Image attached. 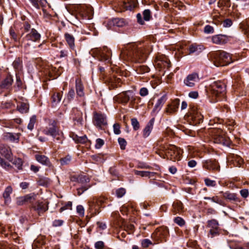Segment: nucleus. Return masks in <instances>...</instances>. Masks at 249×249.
Masks as SVG:
<instances>
[{
    "mask_svg": "<svg viewBox=\"0 0 249 249\" xmlns=\"http://www.w3.org/2000/svg\"><path fill=\"white\" fill-rule=\"evenodd\" d=\"M12 192L13 189L10 186L7 187L5 189L3 194V196L5 199V204H7L11 201L10 195Z\"/></svg>",
    "mask_w": 249,
    "mask_h": 249,
    "instance_id": "obj_27",
    "label": "nucleus"
},
{
    "mask_svg": "<svg viewBox=\"0 0 249 249\" xmlns=\"http://www.w3.org/2000/svg\"><path fill=\"white\" fill-rule=\"evenodd\" d=\"M194 118L195 121H196V124H199L202 122L203 116L200 113L197 112L196 116Z\"/></svg>",
    "mask_w": 249,
    "mask_h": 249,
    "instance_id": "obj_43",
    "label": "nucleus"
},
{
    "mask_svg": "<svg viewBox=\"0 0 249 249\" xmlns=\"http://www.w3.org/2000/svg\"><path fill=\"white\" fill-rule=\"evenodd\" d=\"M204 199L205 200H211L212 201L219 204L220 205H223V201L220 199L217 196H214L212 197H205Z\"/></svg>",
    "mask_w": 249,
    "mask_h": 249,
    "instance_id": "obj_37",
    "label": "nucleus"
},
{
    "mask_svg": "<svg viewBox=\"0 0 249 249\" xmlns=\"http://www.w3.org/2000/svg\"><path fill=\"white\" fill-rule=\"evenodd\" d=\"M36 195L30 194L23 196L18 197L17 198V204L18 205H22L26 202L33 203L36 199Z\"/></svg>",
    "mask_w": 249,
    "mask_h": 249,
    "instance_id": "obj_11",
    "label": "nucleus"
},
{
    "mask_svg": "<svg viewBox=\"0 0 249 249\" xmlns=\"http://www.w3.org/2000/svg\"><path fill=\"white\" fill-rule=\"evenodd\" d=\"M152 244L151 241L148 239H143L142 241V245L144 248L148 247L149 246Z\"/></svg>",
    "mask_w": 249,
    "mask_h": 249,
    "instance_id": "obj_54",
    "label": "nucleus"
},
{
    "mask_svg": "<svg viewBox=\"0 0 249 249\" xmlns=\"http://www.w3.org/2000/svg\"><path fill=\"white\" fill-rule=\"evenodd\" d=\"M199 76L197 73H193L189 74L184 81L186 86L190 87H193L195 85V83L198 81Z\"/></svg>",
    "mask_w": 249,
    "mask_h": 249,
    "instance_id": "obj_12",
    "label": "nucleus"
},
{
    "mask_svg": "<svg viewBox=\"0 0 249 249\" xmlns=\"http://www.w3.org/2000/svg\"><path fill=\"white\" fill-rule=\"evenodd\" d=\"M179 105V100L176 99L168 104L165 108L164 113L167 115L174 114L177 111Z\"/></svg>",
    "mask_w": 249,
    "mask_h": 249,
    "instance_id": "obj_9",
    "label": "nucleus"
},
{
    "mask_svg": "<svg viewBox=\"0 0 249 249\" xmlns=\"http://www.w3.org/2000/svg\"><path fill=\"white\" fill-rule=\"evenodd\" d=\"M51 182L50 179L47 178H40L38 181V184L41 186H47Z\"/></svg>",
    "mask_w": 249,
    "mask_h": 249,
    "instance_id": "obj_38",
    "label": "nucleus"
},
{
    "mask_svg": "<svg viewBox=\"0 0 249 249\" xmlns=\"http://www.w3.org/2000/svg\"><path fill=\"white\" fill-rule=\"evenodd\" d=\"M212 42L216 44H225L226 42L225 36L220 35H215L212 37Z\"/></svg>",
    "mask_w": 249,
    "mask_h": 249,
    "instance_id": "obj_28",
    "label": "nucleus"
},
{
    "mask_svg": "<svg viewBox=\"0 0 249 249\" xmlns=\"http://www.w3.org/2000/svg\"><path fill=\"white\" fill-rule=\"evenodd\" d=\"M208 226L210 229L209 234L213 238L219 234V224L217 220L212 219L208 221Z\"/></svg>",
    "mask_w": 249,
    "mask_h": 249,
    "instance_id": "obj_8",
    "label": "nucleus"
},
{
    "mask_svg": "<svg viewBox=\"0 0 249 249\" xmlns=\"http://www.w3.org/2000/svg\"><path fill=\"white\" fill-rule=\"evenodd\" d=\"M211 56L216 67L226 66L232 62L230 54L225 52L214 53Z\"/></svg>",
    "mask_w": 249,
    "mask_h": 249,
    "instance_id": "obj_2",
    "label": "nucleus"
},
{
    "mask_svg": "<svg viewBox=\"0 0 249 249\" xmlns=\"http://www.w3.org/2000/svg\"><path fill=\"white\" fill-rule=\"evenodd\" d=\"M130 99L129 96L127 94L125 91L121 94H119L114 97V100L124 104H126L128 103Z\"/></svg>",
    "mask_w": 249,
    "mask_h": 249,
    "instance_id": "obj_19",
    "label": "nucleus"
},
{
    "mask_svg": "<svg viewBox=\"0 0 249 249\" xmlns=\"http://www.w3.org/2000/svg\"><path fill=\"white\" fill-rule=\"evenodd\" d=\"M173 207V211L175 213H181L183 212V206L181 202H174Z\"/></svg>",
    "mask_w": 249,
    "mask_h": 249,
    "instance_id": "obj_31",
    "label": "nucleus"
},
{
    "mask_svg": "<svg viewBox=\"0 0 249 249\" xmlns=\"http://www.w3.org/2000/svg\"><path fill=\"white\" fill-rule=\"evenodd\" d=\"M104 247V243L102 241H98L95 244L96 249H103Z\"/></svg>",
    "mask_w": 249,
    "mask_h": 249,
    "instance_id": "obj_62",
    "label": "nucleus"
},
{
    "mask_svg": "<svg viewBox=\"0 0 249 249\" xmlns=\"http://www.w3.org/2000/svg\"><path fill=\"white\" fill-rule=\"evenodd\" d=\"M211 133L214 143L222 144L228 146L230 144V141L225 132L219 128L213 129Z\"/></svg>",
    "mask_w": 249,
    "mask_h": 249,
    "instance_id": "obj_4",
    "label": "nucleus"
},
{
    "mask_svg": "<svg viewBox=\"0 0 249 249\" xmlns=\"http://www.w3.org/2000/svg\"><path fill=\"white\" fill-rule=\"evenodd\" d=\"M241 196L244 198H247L249 196V191L248 189H242L240 190Z\"/></svg>",
    "mask_w": 249,
    "mask_h": 249,
    "instance_id": "obj_63",
    "label": "nucleus"
},
{
    "mask_svg": "<svg viewBox=\"0 0 249 249\" xmlns=\"http://www.w3.org/2000/svg\"><path fill=\"white\" fill-rule=\"evenodd\" d=\"M12 163L18 169H21L22 166V161L21 159L19 158H16L14 160Z\"/></svg>",
    "mask_w": 249,
    "mask_h": 249,
    "instance_id": "obj_39",
    "label": "nucleus"
},
{
    "mask_svg": "<svg viewBox=\"0 0 249 249\" xmlns=\"http://www.w3.org/2000/svg\"><path fill=\"white\" fill-rule=\"evenodd\" d=\"M93 120L94 124L100 129H102V126L107 125L106 117L101 113L94 112Z\"/></svg>",
    "mask_w": 249,
    "mask_h": 249,
    "instance_id": "obj_10",
    "label": "nucleus"
},
{
    "mask_svg": "<svg viewBox=\"0 0 249 249\" xmlns=\"http://www.w3.org/2000/svg\"><path fill=\"white\" fill-rule=\"evenodd\" d=\"M111 53V51L107 47H104L100 52V55L102 60L109 62Z\"/></svg>",
    "mask_w": 249,
    "mask_h": 249,
    "instance_id": "obj_20",
    "label": "nucleus"
},
{
    "mask_svg": "<svg viewBox=\"0 0 249 249\" xmlns=\"http://www.w3.org/2000/svg\"><path fill=\"white\" fill-rule=\"evenodd\" d=\"M166 100H167L166 95H163V96H162L160 98H159L157 100V101L154 107L153 111H157V112L160 111V109L163 106V105H164V104L165 103Z\"/></svg>",
    "mask_w": 249,
    "mask_h": 249,
    "instance_id": "obj_23",
    "label": "nucleus"
},
{
    "mask_svg": "<svg viewBox=\"0 0 249 249\" xmlns=\"http://www.w3.org/2000/svg\"><path fill=\"white\" fill-rule=\"evenodd\" d=\"M204 32L207 34L213 33L214 32V29L212 26L208 25L205 27Z\"/></svg>",
    "mask_w": 249,
    "mask_h": 249,
    "instance_id": "obj_58",
    "label": "nucleus"
},
{
    "mask_svg": "<svg viewBox=\"0 0 249 249\" xmlns=\"http://www.w3.org/2000/svg\"><path fill=\"white\" fill-rule=\"evenodd\" d=\"M62 97V94L59 92L54 93L52 96V103L53 105L57 104L59 103Z\"/></svg>",
    "mask_w": 249,
    "mask_h": 249,
    "instance_id": "obj_33",
    "label": "nucleus"
},
{
    "mask_svg": "<svg viewBox=\"0 0 249 249\" xmlns=\"http://www.w3.org/2000/svg\"><path fill=\"white\" fill-rule=\"evenodd\" d=\"M63 224V221L62 220H55L53 221V225L54 227L61 226Z\"/></svg>",
    "mask_w": 249,
    "mask_h": 249,
    "instance_id": "obj_64",
    "label": "nucleus"
},
{
    "mask_svg": "<svg viewBox=\"0 0 249 249\" xmlns=\"http://www.w3.org/2000/svg\"><path fill=\"white\" fill-rule=\"evenodd\" d=\"M64 36L70 48L72 50H74L75 48V39L74 36L69 33L65 34Z\"/></svg>",
    "mask_w": 249,
    "mask_h": 249,
    "instance_id": "obj_26",
    "label": "nucleus"
},
{
    "mask_svg": "<svg viewBox=\"0 0 249 249\" xmlns=\"http://www.w3.org/2000/svg\"><path fill=\"white\" fill-rule=\"evenodd\" d=\"M163 150L168 158L172 160H179L181 159L182 150L174 145L168 144L164 146Z\"/></svg>",
    "mask_w": 249,
    "mask_h": 249,
    "instance_id": "obj_5",
    "label": "nucleus"
},
{
    "mask_svg": "<svg viewBox=\"0 0 249 249\" xmlns=\"http://www.w3.org/2000/svg\"><path fill=\"white\" fill-rule=\"evenodd\" d=\"M148 94V90L146 88H142L140 90V94L142 96H145Z\"/></svg>",
    "mask_w": 249,
    "mask_h": 249,
    "instance_id": "obj_59",
    "label": "nucleus"
},
{
    "mask_svg": "<svg viewBox=\"0 0 249 249\" xmlns=\"http://www.w3.org/2000/svg\"><path fill=\"white\" fill-rule=\"evenodd\" d=\"M189 97L193 99H196L198 97V93L196 91H192L189 92Z\"/></svg>",
    "mask_w": 249,
    "mask_h": 249,
    "instance_id": "obj_61",
    "label": "nucleus"
},
{
    "mask_svg": "<svg viewBox=\"0 0 249 249\" xmlns=\"http://www.w3.org/2000/svg\"><path fill=\"white\" fill-rule=\"evenodd\" d=\"M0 165L4 169L9 170L12 168L11 165L8 162L5 161L3 160L0 163Z\"/></svg>",
    "mask_w": 249,
    "mask_h": 249,
    "instance_id": "obj_56",
    "label": "nucleus"
},
{
    "mask_svg": "<svg viewBox=\"0 0 249 249\" xmlns=\"http://www.w3.org/2000/svg\"><path fill=\"white\" fill-rule=\"evenodd\" d=\"M143 18L146 21L150 20L151 18V12L149 10H145L143 12Z\"/></svg>",
    "mask_w": 249,
    "mask_h": 249,
    "instance_id": "obj_46",
    "label": "nucleus"
},
{
    "mask_svg": "<svg viewBox=\"0 0 249 249\" xmlns=\"http://www.w3.org/2000/svg\"><path fill=\"white\" fill-rule=\"evenodd\" d=\"M211 92L213 96L217 97L219 94L223 93L226 89V86L221 81H218L213 82L210 86Z\"/></svg>",
    "mask_w": 249,
    "mask_h": 249,
    "instance_id": "obj_7",
    "label": "nucleus"
},
{
    "mask_svg": "<svg viewBox=\"0 0 249 249\" xmlns=\"http://www.w3.org/2000/svg\"><path fill=\"white\" fill-rule=\"evenodd\" d=\"M17 108L21 113H26L29 109V105L24 102H20L18 105Z\"/></svg>",
    "mask_w": 249,
    "mask_h": 249,
    "instance_id": "obj_32",
    "label": "nucleus"
},
{
    "mask_svg": "<svg viewBox=\"0 0 249 249\" xmlns=\"http://www.w3.org/2000/svg\"><path fill=\"white\" fill-rule=\"evenodd\" d=\"M41 36L40 34L35 29H31L24 37L23 38V43H24L25 47L30 45V42H36L40 40Z\"/></svg>",
    "mask_w": 249,
    "mask_h": 249,
    "instance_id": "obj_6",
    "label": "nucleus"
},
{
    "mask_svg": "<svg viewBox=\"0 0 249 249\" xmlns=\"http://www.w3.org/2000/svg\"><path fill=\"white\" fill-rule=\"evenodd\" d=\"M137 3L134 0L122 1L119 4L120 10L119 12H123L125 10H131L137 6Z\"/></svg>",
    "mask_w": 249,
    "mask_h": 249,
    "instance_id": "obj_14",
    "label": "nucleus"
},
{
    "mask_svg": "<svg viewBox=\"0 0 249 249\" xmlns=\"http://www.w3.org/2000/svg\"><path fill=\"white\" fill-rule=\"evenodd\" d=\"M9 33L11 36L13 38L15 41L17 42L19 41V38L18 37V36L14 29L10 28L9 30Z\"/></svg>",
    "mask_w": 249,
    "mask_h": 249,
    "instance_id": "obj_50",
    "label": "nucleus"
},
{
    "mask_svg": "<svg viewBox=\"0 0 249 249\" xmlns=\"http://www.w3.org/2000/svg\"><path fill=\"white\" fill-rule=\"evenodd\" d=\"M75 88L77 95L80 97L84 96V86L82 81L80 78H77L75 80Z\"/></svg>",
    "mask_w": 249,
    "mask_h": 249,
    "instance_id": "obj_22",
    "label": "nucleus"
},
{
    "mask_svg": "<svg viewBox=\"0 0 249 249\" xmlns=\"http://www.w3.org/2000/svg\"><path fill=\"white\" fill-rule=\"evenodd\" d=\"M76 211L80 216L83 217L84 216L85 210L82 205H78L76 208Z\"/></svg>",
    "mask_w": 249,
    "mask_h": 249,
    "instance_id": "obj_49",
    "label": "nucleus"
},
{
    "mask_svg": "<svg viewBox=\"0 0 249 249\" xmlns=\"http://www.w3.org/2000/svg\"><path fill=\"white\" fill-rule=\"evenodd\" d=\"M104 144V141L101 139H97L96 141L95 147L97 149L100 148Z\"/></svg>",
    "mask_w": 249,
    "mask_h": 249,
    "instance_id": "obj_55",
    "label": "nucleus"
},
{
    "mask_svg": "<svg viewBox=\"0 0 249 249\" xmlns=\"http://www.w3.org/2000/svg\"><path fill=\"white\" fill-rule=\"evenodd\" d=\"M145 55L142 49H137L135 44H129L122 51L120 57L124 60H131L141 63L144 60Z\"/></svg>",
    "mask_w": 249,
    "mask_h": 249,
    "instance_id": "obj_1",
    "label": "nucleus"
},
{
    "mask_svg": "<svg viewBox=\"0 0 249 249\" xmlns=\"http://www.w3.org/2000/svg\"><path fill=\"white\" fill-rule=\"evenodd\" d=\"M135 174L137 175L140 176L142 177H148L150 173L148 171H135Z\"/></svg>",
    "mask_w": 249,
    "mask_h": 249,
    "instance_id": "obj_48",
    "label": "nucleus"
},
{
    "mask_svg": "<svg viewBox=\"0 0 249 249\" xmlns=\"http://www.w3.org/2000/svg\"><path fill=\"white\" fill-rule=\"evenodd\" d=\"M43 133L46 135L51 136L57 140H61L63 133L59 130L54 120L49 121L48 124L43 129Z\"/></svg>",
    "mask_w": 249,
    "mask_h": 249,
    "instance_id": "obj_3",
    "label": "nucleus"
},
{
    "mask_svg": "<svg viewBox=\"0 0 249 249\" xmlns=\"http://www.w3.org/2000/svg\"><path fill=\"white\" fill-rule=\"evenodd\" d=\"M221 193L223 194V196L226 199L230 201H237L238 200L237 195L235 193H230L229 192H226L225 193L221 192Z\"/></svg>",
    "mask_w": 249,
    "mask_h": 249,
    "instance_id": "obj_30",
    "label": "nucleus"
},
{
    "mask_svg": "<svg viewBox=\"0 0 249 249\" xmlns=\"http://www.w3.org/2000/svg\"><path fill=\"white\" fill-rule=\"evenodd\" d=\"M118 141L120 145L121 149L122 150L125 149L126 145V142L125 139L122 138H119Z\"/></svg>",
    "mask_w": 249,
    "mask_h": 249,
    "instance_id": "obj_45",
    "label": "nucleus"
},
{
    "mask_svg": "<svg viewBox=\"0 0 249 249\" xmlns=\"http://www.w3.org/2000/svg\"><path fill=\"white\" fill-rule=\"evenodd\" d=\"M72 208V202L68 201L67 203L63 207H62L59 210L60 213L66 210H71Z\"/></svg>",
    "mask_w": 249,
    "mask_h": 249,
    "instance_id": "obj_42",
    "label": "nucleus"
},
{
    "mask_svg": "<svg viewBox=\"0 0 249 249\" xmlns=\"http://www.w3.org/2000/svg\"><path fill=\"white\" fill-rule=\"evenodd\" d=\"M154 119H151L149 122L147 124L145 128L143 130V136L144 138L148 137L153 129Z\"/></svg>",
    "mask_w": 249,
    "mask_h": 249,
    "instance_id": "obj_24",
    "label": "nucleus"
},
{
    "mask_svg": "<svg viewBox=\"0 0 249 249\" xmlns=\"http://www.w3.org/2000/svg\"><path fill=\"white\" fill-rule=\"evenodd\" d=\"M75 96V92L73 89H71L69 91L67 95V98L69 100H71L73 99Z\"/></svg>",
    "mask_w": 249,
    "mask_h": 249,
    "instance_id": "obj_57",
    "label": "nucleus"
},
{
    "mask_svg": "<svg viewBox=\"0 0 249 249\" xmlns=\"http://www.w3.org/2000/svg\"><path fill=\"white\" fill-rule=\"evenodd\" d=\"M31 28V25L28 22H25L23 27V29L24 30V32L22 33L21 35V36H22L24 33H27L30 31Z\"/></svg>",
    "mask_w": 249,
    "mask_h": 249,
    "instance_id": "obj_53",
    "label": "nucleus"
},
{
    "mask_svg": "<svg viewBox=\"0 0 249 249\" xmlns=\"http://www.w3.org/2000/svg\"><path fill=\"white\" fill-rule=\"evenodd\" d=\"M131 122L134 130H137L140 128V124L136 118L131 119Z\"/></svg>",
    "mask_w": 249,
    "mask_h": 249,
    "instance_id": "obj_40",
    "label": "nucleus"
},
{
    "mask_svg": "<svg viewBox=\"0 0 249 249\" xmlns=\"http://www.w3.org/2000/svg\"><path fill=\"white\" fill-rule=\"evenodd\" d=\"M174 222L180 226H182L185 224V221L180 217H176L174 219Z\"/></svg>",
    "mask_w": 249,
    "mask_h": 249,
    "instance_id": "obj_52",
    "label": "nucleus"
},
{
    "mask_svg": "<svg viewBox=\"0 0 249 249\" xmlns=\"http://www.w3.org/2000/svg\"><path fill=\"white\" fill-rule=\"evenodd\" d=\"M205 183L206 186L209 187H214L216 186V182L215 180H211L208 178L204 179Z\"/></svg>",
    "mask_w": 249,
    "mask_h": 249,
    "instance_id": "obj_41",
    "label": "nucleus"
},
{
    "mask_svg": "<svg viewBox=\"0 0 249 249\" xmlns=\"http://www.w3.org/2000/svg\"><path fill=\"white\" fill-rule=\"evenodd\" d=\"M20 135L21 134L19 133L14 134L12 133L7 132L3 134V138L6 140H8L11 142L16 141L17 142H18Z\"/></svg>",
    "mask_w": 249,
    "mask_h": 249,
    "instance_id": "obj_21",
    "label": "nucleus"
},
{
    "mask_svg": "<svg viewBox=\"0 0 249 249\" xmlns=\"http://www.w3.org/2000/svg\"><path fill=\"white\" fill-rule=\"evenodd\" d=\"M36 159L38 162L43 165H49L50 164L49 159L44 155L37 154L36 155Z\"/></svg>",
    "mask_w": 249,
    "mask_h": 249,
    "instance_id": "obj_29",
    "label": "nucleus"
},
{
    "mask_svg": "<svg viewBox=\"0 0 249 249\" xmlns=\"http://www.w3.org/2000/svg\"><path fill=\"white\" fill-rule=\"evenodd\" d=\"M203 166L208 170L219 171L220 169L218 163L215 160H207L204 162Z\"/></svg>",
    "mask_w": 249,
    "mask_h": 249,
    "instance_id": "obj_17",
    "label": "nucleus"
},
{
    "mask_svg": "<svg viewBox=\"0 0 249 249\" xmlns=\"http://www.w3.org/2000/svg\"><path fill=\"white\" fill-rule=\"evenodd\" d=\"M32 207L39 215L41 213L46 212L48 209V206L42 201H37L33 204Z\"/></svg>",
    "mask_w": 249,
    "mask_h": 249,
    "instance_id": "obj_16",
    "label": "nucleus"
},
{
    "mask_svg": "<svg viewBox=\"0 0 249 249\" xmlns=\"http://www.w3.org/2000/svg\"><path fill=\"white\" fill-rule=\"evenodd\" d=\"M244 34L249 38V20L247 21L246 25H245L243 28Z\"/></svg>",
    "mask_w": 249,
    "mask_h": 249,
    "instance_id": "obj_51",
    "label": "nucleus"
},
{
    "mask_svg": "<svg viewBox=\"0 0 249 249\" xmlns=\"http://www.w3.org/2000/svg\"><path fill=\"white\" fill-rule=\"evenodd\" d=\"M113 132L116 135H119L121 134V131L120 130V125L118 123H115L113 124Z\"/></svg>",
    "mask_w": 249,
    "mask_h": 249,
    "instance_id": "obj_47",
    "label": "nucleus"
},
{
    "mask_svg": "<svg viewBox=\"0 0 249 249\" xmlns=\"http://www.w3.org/2000/svg\"><path fill=\"white\" fill-rule=\"evenodd\" d=\"M73 139L76 142L81 143H84L88 141V138L86 135H84L81 137H79L77 135H75L73 137Z\"/></svg>",
    "mask_w": 249,
    "mask_h": 249,
    "instance_id": "obj_34",
    "label": "nucleus"
},
{
    "mask_svg": "<svg viewBox=\"0 0 249 249\" xmlns=\"http://www.w3.org/2000/svg\"><path fill=\"white\" fill-rule=\"evenodd\" d=\"M125 189L123 188H119L116 191V194L118 197H122L125 195Z\"/></svg>",
    "mask_w": 249,
    "mask_h": 249,
    "instance_id": "obj_44",
    "label": "nucleus"
},
{
    "mask_svg": "<svg viewBox=\"0 0 249 249\" xmlns=\"http://www.w3.org/2000/svg\"><path fill=\"white\" fill-rule=\"evenodd\" d=\"M36 121V116H33L30 120V122L28 124V128L30 130H32L34 129L35 124Z\"/></svg>",
    "mask_w": 249,
    "mask_h": 249,
    "instance_id": "obj_36",
    "label": "nucleus"
},
{
    "mask_svg": "<svg viewBox=\"0 0 249 249\" xmlns=\"http://www.w3.org/2000/svg\"><path fill=\"white\" fill-rule=\"evenodd\" d=\"M33 6L36 8H39L40 6L46 3L45 0H30Z\"/></svg>",
    "mask_w": 249,
    "mask_h": 249,
    "instance_id": "obj_35",
    "label": "nucleus"
},
{
    "mask_svg": "<svg viewBox=\"0 0 249 249\" xmlns=\"http://www.w3.org/2000/svg\"><path fill=\"white\" fill-rule=\"evenodd\" d=\"M232 24V21L230 19H226L223 22V26L224 27H229Z\"/></svg>",
    "mask_w": 249,
    "mask_h": 249,
    "instance_id": "obj_60",
    "label": "nucleus"
},
{
    "mask_svg": "<svg viewBox=\"0 0 249 249\" xmlns=\"http://www.w3.org/2000/svg\"><path fill=\"white\" fill-rule=\"evenodd\" d=\"M157 65L161 69H168L171 67L169 60L165 56H160L156 58Z\"/></svg>",
    "mask_w": 249,
    "mask_h": 249,
    "instance_id": "obj_13",
    "label": "nucleus"
},
{
    "mask_svg": "<svg viewBox=\"0 0 249 249\" xmlns=\"http://www.w3.org/2000/svg\"><path fill=\"white\" fill-rule=\"evenodd\" d=\"M0 153L7 160L12 161V153L9 147L5 145L1 146L0 147Z\"/></svg>",
    "mask_w": 249,
    "mask_h": 249,
    "instance_id": "obj_18",
    "label": "nucleus"
},
{
    "mask_svg": "<svg viewBox=\"0 0 249 249\" xmlns=\"http://www.w3.org/2000/svg\"><path fill=\"white\" fill-rule=\"evenodd\" d=\"M13 82V80L11 76L8 75L2 81L0 85V87L2 89H8L11 86Z\"/></svg>",
    "mask_w": 249,
    "mask_h": 249,
    "instance_id": "obj_25",
    "label": "nucleus"
},
{
    "mask_svg": "<svg viewBox=\"0 0 249 249\" xmlns=\"http://www.w3.org/2000/svg\"><path fill=\"white\" fill-rule=\"evenodd\" d=\"M125 25V22L123 18H116L108 21L106 26L108 29H111L113 26L123 27Z\"/></svg>",
    "mask_w": 249,
    "mask_h": 249,
    "instance_id": "obj_15",
    "label": "nucleus"
}]
</instances>
